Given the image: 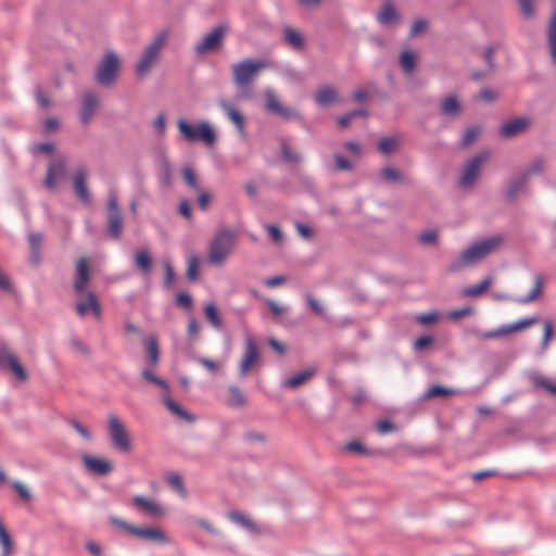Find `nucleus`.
<instances>
[{
	"instance_id": "nucleus-1",
	"label": "nucleus",
	"mask_w": 556,
	"mask_h": 556,
	"mask_svg": "<svg viewBox=\"0 0 556 556\" xmlns=\"http://www.w3.org/2000/svg\"><path fill=\"white\" fill-rule=\"evenodd\" d=\"M503 241L504 237L502 235H497L471 244L459 254L456 261L450 264L448 270L456 273L464 267L476 265L495 251Z\"/></svg>"
},
{
	"instance_id": "nucleus-2",
	"label": "nucleus",
	"mask_w": 556,
	"mask_h": 556,
	"mask_svg": "<svg viewBox=\"0 0 556 556\" xmlns=\"http://www.w3.org/2000/svg\"><path fill=\"white\" fill-rule=\"evenodd\" d=\"M237 240L238 233L233 229H218L208 245V263L214 266L223 265L235 251Z\"/></svg>"
},
{
	"instance_id": "nucleus-3",
	"label": "nucleus",
	"mask_w": 556,
	"mask_h": 556,
	"mask_svg": "<svg viewBox=\"0 0 556 556\" xmlns=\"http://www.w3.org/2000/svg\"><path fill=\"white\" fill-rule=\"evenodd\" d=\"M269 63L264 60L244 59L231 65L232 81L243 88L251 85L262 70L268 67Z\"/></svg>"
},
{
	"instance_id": "nucleus-4",
	"label": "nucleus",
	"mask_w": 556,
	"mask_h": 556,
	"mask_svg": "<svg viewBox=\"0 0 556 556\" xmlns=\"http://www.w3.org/2000/svg\"><path fill=\"white\" fill-rule=\"evenodd\" d=\"M167 37L168 34L166 31H161L154 37L152 42L144 48L140 60L136 64V74L139 77L146 76L151 71L165 46Z\"/></svg>"
},
{
	"instance_id": "nucleus-5",
	"label": "nucleus",
	"mask_w": 556,
	"mask_h": 556,
	"mask_svg": "<svg viewBox=\"0 0 556 556\" xmlns=\"http://www.w3.org/2000/svg\"><path fill=\"white\" fill-rule=\"evenodd\" d=\"M177 127L182 137L189 142L202 140L207 146H211L216 141L215 131L207 122H202L194 126L190 125L185 119H179Z\"/></svg>"
},
{
	"instance_id": "nucleus-6",
	"label": "nucleus",
	"mask_w": 556,
	"mask_h": 556,
	"mask_svg": "<svg viewBox=\"0 0 556 556\" xmlns=\"http://www.w3.org/2000/svg\"><path fill=\"white\" fill-rule=\"evenodd\" d=\"M119 59L114 51L104 54L96 70V80L101 86H111L117 77Z\"/></svg>"
},
{
	"instance_id": "nucleus-7",
	"label": "nucleus",
	"mask_w": 556,
	"mask_h": 556,
	"mask_svg": "<svg viewBox=\"0 0 556 556\" xmlns=\"http://www.w3.org/2000/svg\"><path fill=\"white\" fill-rule=\"evenodd\" d=\"M110 521L112 525L126 530L127 532L146 541H151L160 544H166L169 542L167 535L156 528H139L128 523L127 521L117 517H111Z\"/></svg>"
},
{
	"instance_id": "nucleus-8",
	"label": "nucleus",
	"mask_w": 556,
	"mask_h": 556,
	"mask_svg": "<svg viewBox=\"0 0 556 556\" xmlns=\"http://www.w3.org/2000/svg\"><path fill=\"white\" fill-rule=\"evenodd\" d=\"M108 428L112 445L122 453H130L132 445L128 432L117 416L111 415L109 417Z\"/></svg>"
},
{
	"instance_id": "nucleus-9",
	"label": "nucleus",
	"mask_w": 556,
	"mask_h": 556,
	"mask_svg": "<svg viewBox=\"0 0 556 556\" xmlns=\"http://www.w3.org/2000/svg\"><path fill=\"white\" fill-rule=\"evenodd\" d=\"M0 369L11 371L21 381H26L28 378L15 353L3 340H0Z\"/></svg>"
},
{
	"instance_id": "nucleus-10",
	"label": "nucleus",
	"mask_w": 556,
	"mask_h": 556,
	"mask_svg": "<svg viewBox=\"0 0 556 556\" xmlns=\"http://www.w3.org/2000/svg\"><path fill=\"white\" fill-rule=\"evenodd\" d=\"M538 321H539L538 317H529V318L520 319L511 325L501 326L500 328L490 330V331L475 330L473 334L479 340L497 339V338L510 334L513 332L526 329L528 327H531V326L535 325Z\"/></svg>"
},
{
	"instance_id": "nucleus-11",
	"label": "nucleus",
	"mask_w": 556,
	"mask_h": 556,
	"mask_svg": "<svg viewBox=\"0 0 556 556\" xmlns=\"http://www.w3.org/2000/svg\"><path fill=\"white\" fill-rule=\"evenodd\" d=\"M122 232L123 215L118 207L116 195L110 193L108 198V233L112 239L118 240Z\"/></svg>"
},
{
	"instance_id": "nucleus-12",
	"label": "nucleus",
	"mask_w": 556,
	"mask_h": 556,
	"mask_svg": "<svg viewBox=\"0 0 556 556\" xmlns=\"http://www.w3.org/2000/svg\"><path fill=\"white\" fill-rule=\"evenodd\" d=\"M226 28L222 25L213 28L208 34H206L202 40L197 42L193 47V51L197 55H203L207 52L218 50L225 39Z\"/></svg>"
},
{
	"instance_id": "nucleus-13",
	"label": "nucleus",
	"mask_w": 556,
	"mask_h": 556,
	"mask_svg": "<svg viewBox=\"0 0 556 556\" xmlns=\"http://www.w3.org/2000/svg\"><path fill=\"white\" fill-rule=\"evenodd\" d=\"M265 108L286 121H302V115L296 110L281 104L271 90L265 92Z\"/></svg>"
},
{
	"instance_id": "nucleus-14",
	"label": "nucleus",
	"mask_w": 556,
	"mask_h": 556,
	"mask_svg": "<svg viewBox=\"0 0 556 556\" xmlns=\"http://www.w3.org/2000/svg\"><path fill=\"white\" fill-rule=\"evenodd\" d=\"M260 362L258 346L253 338L245 340V348L239 365V375L245 377Z\"/></svg>"
},
{
	"instance_id": "nucleus-15",
	"label": "nucleus",
	"mask_w": 556,
	"mask_h": 556,
	"mask_svg": "<svg viewBox=\"0 0 556 556\" xmlns=\"http://www.w3.org/2000/svg\"><path fill=\"white\" fill-rule=\"evenodd\" d=\"M485 159L486 154L481 153L475 155L467 162L459 178V185L463 188H470L475 184Z\"/></svg>"
},
{
	"instance_id": "nucleus-16",
	"label": "nucleus",
	"mask_w": 556,
	"mask_h": 556,
	"mask_svg": "<svg viewBox=\"0 0 556 556\" xmlns=\"http://www.w3.org/2000/svg\"><path fill=\"white\" fill-rule=\"evenodd\" d=\"M81 462L86 471L90 475L108 476L113 471V465L104 458L86 454L81 457Z\"/></svg>"
},
{
	"instance_id": "nucleus-17",
	"label": "nucleus",
	"mask_w": 556,
	"mask_h": 556,
	"mask_svg": "<svg viewBox=\"0 0 556 556\" xmlns=\"http://www.w3.org/2000/svg\"><path fill=\"white\" fill-rule=\"evenodd\" d=\"M531 125L529 117H516L502 124L500 134L504 138H514L518 135L523 134Z\"/></svg>"
},
{
	"instance_id": "nucleus-18",
	"label": "nucleus",
	"mask_w": 556,
	"mask_h": 556,
	"mask_svg": "<svg viewBox=\"0 0 556 556\" xmlns=\"http://www.w3.org/2000/svg\"><path fill=\"white\" fill-rule=\"evenodd\" d=\"M66 175V160L65 157H58L51 161L48 166L46 178H45V187L49 190H55L56 182L55 178H64Z\"/></svg>"
},
{
	"instance_id": "nucleus-19",
	"label": "nucleus",
	"mask_w": 556,
	"mask_h": 556,
	"mask_svg": "<svg viewBox=\"0 0 556 556\" xmlns=\"http://www.w3.org/2000/svg\"><path fill=\"white\" fill-rule=\"evenodd\" d=\"M90 282L89 265L86 257H80L76 264L73 288L77 294H81Z\"/></svg>"
},
{
	"instance_id": "nucleus-20",
	"label": "nucleus",
	"mask_w": 556,
	"mask_h": 556,
	"mask_svg": "<svg viewBox=\"0 0 556 556\" xmlns=\"http://www.w3.org/2000/svg\"><path fill=\"white\" fill-rule=\"evenodd\" d=\"M98 105H99V98L94 92L86 91L83 94L80 122L84 125H87L90 123L94 113L97 112Z\"/></svg>"
},
{
	"instance_id": "nucleus-21",
	"label": "nucleus",
	"mask_w": 556,
	"mask_h": 556,
	"mask_svg": "<svg viewBox=\"0 0 556 556\" xmlns=\"http://www.w3.org/2000/svg\"><path fill=\"white\" fill-rule=\"evenodd\" d=\"M157 179L160 185L164 188H169L172 186V164L164 151H161L157 155Z\"/></svg>"
},
{
	"instance_id": "nucleus-22",
	"label": "nucleus",
	"mask_w": 556,
	"mask_h": 556,
	"mask_svg": "<svg viewBox=\"0 0 556 556\" xmlns=\"http://www.w3.org/2000/svg\"><path fill=\"white\" fill-rule=\"evenodd\" d=\"M76 312L79 316H85L88 312H92L96 318H101V306L96 296L91 291L87 293L86 301H79L75 305Z\"/></svg>"
},
{
	"instance_id": "nucleus-23",
	"label": "nucleus",
	"mask_w": 556,
	"mask_h": 556,
	"mask_svg": "<svg viewBox=\"0 0 556 556\" xmlns=\"http://www.w3.org/2000/svg\"><path fill=\"white\" fill-rule=\"evenodd\" d=\"M86 176H87V173L84 168L78 169L74 176L73 188H74L76 197L80 200V202H83L86 205H89L91 202V199H90V193H89L87 185H86Z\"/></svg>"
},
{
	"instance_id": "nucleus-24",
	"label": "nucleus",
	"mask_w": 556,
	"mask_h": 556,
	"mask_svg": "<svg viewBox=\"0 0 556 556\" xmlns=\"http://www.w3.org/2000/svg\"><path fill=\"white\" fill-rule=\"evenodd\" d=\"M134 505L142 513H147L153 517H160L165 514L163 507L153 500L147 498L142 495H136L132 498Z\"/></svg>"
},
{
	"instance_id": "nucleus-25",
	"label": "nucleus",
	"mask_w": 556,
	"mask_h": 556,
	"mask_svg": "<svg viewBox=\"0 0 556 556\" xmlns=\"http://www.w3.org/2000/svg\"><path fill=\"white\" fill-rule=\"evenodd\" d=\"M528 179L521 174L520 176L513 178L506 185L505 198L508 202L516 201L519 193H521L528 184Z\"/></svg>"
},
{
	"instance_id": "nucleus-26",
	"label": "nucleus",
	"mask_w": 556,
	"mask_h": 556,
	"mask_svg": "<svg viewBox=\"0 0 556 556\" xmlns=\"http://www.w3.org/2000/svg\"><path fill=\"white\" fill-rule=\"evenodd\" d=\"M134 262L136 267L143 274L148 275L152 270L153 260L150 251L147 248H141L135 251Z\"/></svg>"
},
{
	"instance_id": "nucleus-27",
	"label": "nucleus",
	"mask_w": 556,
	"mask_h": 556,
	"mask_svg": "<svg viewBox=\"0 0 556 556\" xmlns=\"http://www.w3.org/2000/svg\"><path fill=\"white\" fill-rule=\"evenodd\" d=\"M218 104L226 113L227 117L236 125L238 131L241 135H244V117L239 112V110L225 100H220Z\"/></svg>"
},
{
	"instance_id": "nucleus-28",
	"label": "nucleus",
	"mask_w": 556,
	"mask_h": 556,
	"mask_svg": "<svg viewBox=\"0 0 556 556\" xmlns=\"http://www.w3.org/2000/svg\"><path fill=\"white\" fill-rule=\"evenodd\" d=\"M229 519L253 534H258L261 532L260 526L243 513L236 510L230 511Z\"/></svg>"
},
{
	"instance_id": "nucleus-29",
	"label": "nucleus",
	"mask_w": 556,
	"mask_h": 556,
	"mask_svg": "<svg viewBox=\"0 0 556 556\" xmlns=\"http://www.w3.org/2000/svg\"><path fill=\"white\" fill-rule=\"evenodd\" d=\"M283 40L288 46L295 50L303 49L305 45L302 34L291 26L283 28Z\"/></svg>"
},
{
	"instance_id": "nucleus-30",
	"label": "nucleus",
	"mask_w": 556,
	"mask_h": 556,
	"mask_svg": "<svg viewBox=\"0 0 556 556\" xmlns=\"http://www.w3.org/2000/svg\"><path fill=\"white\" fill-rule=\"evenodd\" d=\"M147 352V363L150 367H155L160 362V351L157 339L155 336H150L144 342Z\"/></svg>"
},
{
	"instance_id": "nucleus-31",
	"label": "nucleus",
	"mask_w": 556,
	"mask_h": 556,
	"mask_svg": "<svg viewBox=\"0 0 556 556\" xmlns=\"http://www.w3.org/2000/svg\"><path fill=\"white\" fill-rule=\"evenodd\" d=\"M314 375H315L314 369L308 368V369L302 370V371L295 374L294 376L286 379L282 382V386L286 388H290V389H296V388L301 387L302 384L306 383L309 379H312Z\"/></svg>"
},
{
	"instance_id": "nucleus-32",
	"label": "nucleus",
	"mask_w": 556,
	"mask_h": 556,
	"mask_svg": "<svg viewBox=\"0 0 556 556\" xmlns=\"http://www.w3.org/2000/svg\"><path fill=\"white\" fill-rule=\"evenodd\" d=\"M440 112L444 116L455 117L462 112V105L455 96H448L442 101Z\"/></svg>"
},
{
	"instance_id": "nucleus-33",
	"label": "nucleus",
	"mask_w": 556,
	"mask_h": 556,
	"mask_svg": "<svg viewBox=\"0 0 556 556\" xmlns=\"http://www.w3.org/2000/svg\"><path fill=\"white\" fill-rule=\"evenodd\" d=\"M314 99L318 105L326 106L336 102L338 100V94L334 88L330 86H324L318 89Z\"/></svg>"
},
{
	"instance_id": "nucleus-34",
	"label": "nucleus",
	"mask_w": 556,
	"mask_h": 556,
	"mask_svg": "<svg viewBox=\"0 0 556 556\" xmlns=\"http://www.w3.org/2000/svg\"><path fill=\"white\" fill-rule=\"evenodd\" d=\"M533 279H534V286H533L532 290L526 296L515 299V302H517L518 304H528V303L535 301L540 296V294L542 293V290H543L544 279L542 277V275H540V274H535Z\"/></svg>"
},
{
	"instance_id": "nucleus-35",
	"label": "nucleus",
	"mask_w": 556,
	"mask_h": 556,
	"mask_svg": "<svg viewBox=\"0 0 556 556\" xmlns=\"http://www.w3.org/2000/svg\"><path fill=\"white\" fill-rule=\"evenodd\" d=\"M229 397L226 401V404L229 407L241 408L244 407L248 403L247 396L237 386H229L228 388Z\"/></svg>"
},
{
	"instance_id": "nucleus-36",
	"label": "nucleus",
	"mask_w": 556,
	"mask_h": 556,
	"mask_svg": "<svg viewBox=\"0 0 556 556\" xmlns=\"http://www.w3.org/2000/svg\"><path fill=\"white\" fill-rule=\"evenodd\" d=\"M378 22L381 25L388 26L399 20V14L391 2L384 3L381 11L379 12Z\"/></svg>"
},
{
	"instance_id": "nucleus-37",
	"label": "nucleus",
	"mask_w": 556,
	"mask_h": 556,
	"mask_svg": "<svg viewBox=\"0 0 556 556\" xmlns=\"http://www.w3.org/2000/svg\"><path fill=\"white\" fill-rule=\"evenodd\" d=\"M548 46L553 63L556 64V9L553 11L547 29Z\"/></svg>"
},
{
	"instance_id": "nucleus-38",
	"label": "nucleus",
	"mask_w": 556,
	"mask_h": 556,
	"mask_svg": "<svg viewBox=\"0 0 556 556\" xmlns=\"http://www.w3.org/2000/svg\"><path fill=\"white\" fill-rule=\"evenodd\" d=\"M164 404L170 410V413L176 415L177 417H179L188 422H193L195 420V417L193 415H191L190 413L185 410L178 403H176L170 397H165Z\"/></svg>"
},
{
	"instance_id": "nucleus-39",
	"label": "nucleus",
	"mask_w": 556,
	"mask_h": 556,
	"mask_svg": "<svg viewBox=\"0 0 556 556\" xmlns=\"http://www.w3.org/2000/svg\"><path fill=\"white\" fill-rule=\"evenodd\" d=\"M492 277H485L478 285L467 287L463 290V294L468 298H476L484 293L492 285Z\"/></svg>"
},
{
	"instance_id": "nucleus-40",
	"label": "nucleus",
	"mask_w": 556,
	"mask_h": 556,
	"mask_svg": "<svg viewBox=\"0 0 556 556\" xmlns=\"http://www.w3.org/2000/svg\"><path fill=\"white\" fill-rule=\"evenodd\" d=\"M204 314L210 324L217 330L223 328V320L214 303H208L204 307Z\"/></svg>"
},
{
	"instance_id": "nucleus-41",
	"label": "nucleus",
	"mask_w": 556,
	"mask_h": 556,
	"mask_svg": "<svg viewBox=\"0 0 556 556\" xmlns=\"http://www.w3.org/2000/svg\"><path fill=\"white\" fill-rule=\"evenodd\" d=\"M281 159L289 164H298L301 163L303 160V155L296 151H293L288 143L282 140L281 144Z\"/></svg>"
},
{
	"instance_id": "nucleus-42",
	"label": "nucleus",
	"mask_w": 556,
	"mask_h": 556,
	"mask_svg": "<svg viewBox=\"0 0 556 556\" xmlns=\"http://www.w3.org/2000/svg\"><path fill=\"white\" fill-rule=\"evenodd\" d=\"M181 175H182V178L186 182V185L194 190V191H200L201 190V187H200V182L198 180V177H197V174L195 172L189 167V166H185L181 170Z\"/></svg>"
},
{
	"instance_id": "nucleus-43",
	"label": "nucleus",
	"mask_w": 556,
	"mask_h": 556,
	"mask_svg": "<svg viewBox=\"0 0 556 556\" xmlns=\"http://www.w3.org/2000/svg\"><path fill=\"white\" fill-rule=\"evenodd\" d=\"M400 65L406 74H410L416 67V55L410 51H404L400 58Z\"/></svg>"
},
{
	"instance_id": "nucleus-44",
	"label": "nucleus",
	"mask_w": 556,
	"mask_h": 556,
	"mask_svg": "<svg viewBox=\"0 0 556 556\" xmlns=\"http://www.w3.org/2000/svg\"><path fill=\"white\" fill-rule=\"evenodd\" d=\"M455 393H456V391L453 389H447L442 386H432L426 391L424 397L432 399V397H437V396H448V395H454Z\"/></svg>"
},
{
	"instance_id": "nucleus-45",
	"label": "nucleus",
	"mask_w": 556,
	"mask_h": 556,
	"mask_svg": "<svg viewBox=\"0 0 556 556\" xmlns=\"http://www.w3.org/2000/svg\"><path fill=\"white\" fill-rule=\"evenodd\" d=\"M544 169V160L541 157L535 159L529 166L522 172V175L529 180L533 175L541 174Z\"/></svg>"
},
{
	"instance_id": "nucleus-46",
	"label": "nucleus",
	"mask_w": 556,
	"mask_h": 556,
	"mask_svg": "<svg viewBox=\"0 0 556 556\" xmlns=\"http://www.w3.org/2000/svg\"><path fill=\"white\" fill-rule=\"evenodd\" d=\"M141 377L148 381H150L151 383L160 387L162 390L164 391H168V383L163 380L162 378L155 376L150 369H143L141 371Z\"/></svg>"
},
{
	"instance_id": "nucleus-47",
	"label": "nucleus",
	"mask_w": 556,
	"mask_h": 556,
	"mask_svg": "<svg viewBox=\"0 0 556 556\" xmlns=\"http://www.w3.org/2000/svg\"><path fill=\"white\" fill-rule=\"evenodd\" d=\"M533 383L536 388L544 389L552 394H556V384L552 383L548 379L541 375L532 377Z\"/></svg>"
},
{
	"instance_id": "nucleus-48",
	"label": "nucleus",
	"mask_w": 556,
	"mask_h": 556,
	"mask_svg": "<svg viewBox=\"0 0 556 556\" xmlns=\"http://www.w3.org/2000/svg\"><path fill=\"white\" fill-rule=\"evenodd\" d=\"M163 266L165 270L163 286L165 289H169L175 280V271L169 260H164Z\"/></svg>"
},
{
	"instance_id": "nucleus-49",
	"label": "nucleus",
	"mask_w": 556,
	"mask_h": 556,
	"mask_svg": "<svg viewBox=\"0 0 556 556\" xmlns=\"http://www.w3.org/2000/svg\"><path fill=\"white\" fill-rule=\"evenodd\" d=\"M380 176L388 182H396L401 180V173L391 166L383 167L380 170Z\"/></svg>"
},
{
	"instance_id": "nucleus-50",
	"label": "nucleus",
	"mask_w": 556,
	"mask_h": 556,
	"mask_svg": "<svg viewBox=\"0 0 556 556\" xmlns=\"http://www.w3.org/2000/svg\"><path fill=\"white\" fill-rule=\"evenodd\" d=\"M438 231L435 229H429L420 233L418 240L424 245H433L438 242Z\"/></svg>"
},
{
	"instance_id": "nucleus-51",
	"label": "nucleus",
	"mask_w": 556,
	"mask_h": 556,
	"mask_svg": "<svg viewBox=\"0 0 556 556\" xmlns=\"http://www.w3.org/2000/svg\"><path fill=\"white\" fill-rule=\"evenodd\" d=\"M479 134H480L479 127H476V126L469 127L463 136L462 146L469 147L470 144H472L475 142V140L478 138Z\"/></svg>"
},
{
	"instance_id": "nucleus-52",
	"label": "nucleus",
	"mask_w": 556,
	"mask_h": 556,
	"mask_svg": "<svg viewBox=\"0 0 556 556\" xmlns=\"http://www.w3.org/2000/svg\"><path fill=\"white\" fill-rule=\"evenodd\" d=\"M70 343H71V348L75 352L83 354V355L90 354V349L88 348V345L85 342H83L77 336H72Z\"/></svg>"
},
{
	"instance_id": "nucleus-53",
	"label": "nucleus",
	"mask_w": 556,
	"mask_h": 556,
	"mask_svg": "<svg viewBox=\"0 0 556 556\" xmlns=\"http://www.w3.org/2000/svg\"><path fill=\"white\" fill-rule=\"evenodd\" d=\"M68 425L86 441H91L92 435L90 431L76 419H70Z\"/></svg>"
},
{
	"instance_id": "nucleus-54",
	"label": "nucleus",
	"mask_w": 556,
	"mask_h": 556,
	"mask_svg": "<svg viewBox=\"0 0 556 556\" xmlns=\"http://www.w3.org/2000/svg\"><path fill=\"white\" fill-rule=\"evenodd\" d=\"M396 141L393 138H382L378 143V150L383 154H390L395 150Z\"/></svg>"
},
{
	"instance_id": "nucleus-55",
	"label": "nucleus",
	"mask_w": 556,
	"mask_h": 556,
	"mask_svg": "<svg viewBox=\"0 0 556 556\" xmlns=\"http://www.w3.org/2000/svg\"><path fill=\"white\" fill-rule=\"evenodd\" d=\"M307 305L309 308L317 315L324 316L325 315V308L324 306L309 293L305 295Z\"/></svg>"
},
{
	"instance_id": "nucleus-56",
	"label": "nucleus",
	"mask_w": 556,
	"mask_h": 556,
	"mask_svg": "<svg viewBox=\"0 0 556 556\" xmlns=\"http://www.w3.org/2000/svg\"><path fill=\"white\" fill-rule=\"evenodd\" d=\"M428 26H429V24L426 20H424V18L416 20L410 27L409 36L415 37V36L419 35L420 33L426 30L428 28Z\"/></svg>"
},
{
	"instance_id": "nucleus-57",
	"label": "nucleus",
	"mask_w": 556,
	"mask_h": 556,
	"mask_svg": "<svg viewBox=\"0 0 556 556\" xmlns=\"http://www.w3.org/2000/svg\"><path fill=\"white\" fill-rule=\"evenodd\" d=\"M198 267L199 262L197 257H192L189 260L188 268H187V277L189 280H197L198 279Z\"/></svg>"
},
{
	"instance_id": "nucleus-58",
	"label": "nucleus",
	"mask_w": 556,
	"mask_h": 556,
	"mask_svg": "<svg viewBox=\"0 0 556 556\" xmlns=\"http://www.w3.org/2000/svg\"><path fill=\"white\" fill-rule=\"evenodd\" d=\"M518 2L521 8V12L526 18H531L534 16L532 0H518Z\"/></svg>"
},
{
	"instance_id": "nucleus-59",
	"label": "nucleus",
	"mask_w": 556,
	"mask_h": 556,
	"mask_svg": "<svg viewBox=\"0 0 556 556\" xmlns=\"http://www.w3.org/2000/svg\"><path fill=\"white\" fill-rule=\"evenodd\" d=\"M295 229L298 231V233L306 239V240H309L313 238L314 236V230L313 228H311L309 226L305 225V224H302V223H296L295 224Z\"/></svg>"
},
{
	"instance_id": "nucleus-60",
	"label": "nucleus",
	"mask_w": 556,
	"mask_h": 556,
	"mask_svg": "<svg viewBox=\"0 0 556 556\" xmlns=\"http://www.w3.org/2000/svg\"><path fill=\"white\" fill-rule=\"evenodd\" d=\"M28 243L30 247V250H40L41 243H42V235L39 232H30L28 235Z\"/></svg>"
},
{
	"instance_id": "nucleus-61",
	"label": "nucleus",
	"mask_w": 556,
	"mask_h": 556,
	"mask_svg": "<svg viewBox=\"0 0 556 556\" xmlns=\"http://www.w3.org/2000/svg\"><path fill=\"white\" fill-rule=\"evenodd\" d=\"M552 336H553V323L551 320H545L544 321V333H543V340H542L543 349H546L548 346Z\"/></svg>"
},
{
	"instance_id": "nucleus-62",
	"label": "nucleus",
	"mask_w": 556,
	"mask_h": 556,
	"mask_svg": "<svg viewBox=\"0 0 556 556\" xmlns=\"http://www.w3.org/2000/svg\"><path fill=\"white\" fill-rule=\"evenodd\" d=\"M266 230L270 237V239L274 241V242H279L282 240L283 238V235H282V231L280 230V228L276 225H266Z\"/></svg>"
},
{
	"instance_id": "nucleus-63",
	"label": "nucleus",
	"mask_w": 556,
	"mask_h": 556,
	"mask_svg": "<svg viewBox=\"0 0 556 556\" xmlns=\"http://www.w3.org/2000/svg\"><path fill=\"white\" fill-rule=\"evenodd\" d=\"M167 481H168L169 485L175 488L180 493H185L186 492L182 479H181V477L179 475L175 473V475L169 476Z\"/></svg>"
},
{
	"instance_id": "nucleus-64",
	"label": "nucleus",
	"mask_w": 556,
	"mask_h": 556,
	"mask_svg": "<svg viewBox=\"0 0 556 556\" xmlns=\"http://www.w3.org/2000/svg\"><path fill=\"white\" fill-rule=\"evenodd\" d=\"M212 201V197L206 191H201L198 197V205L202 211H205Z\"/></svg>"
}]
</instances>
